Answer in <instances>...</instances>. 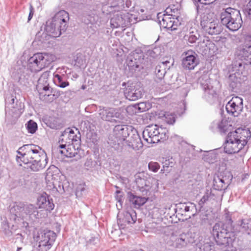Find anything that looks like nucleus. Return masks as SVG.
<instances>
[{"instance_id": "1", "label": "nucleus", "mask_w": 251, "mask_h": 251, "mask_svg": "<svg viewBox=\"0 0 251 251\" xmlns=\"http://www.w3.org/2000/svg\"><path fill=\"white\" fill-rule=\"evenodd\" d=\"M55 59L54 55L49 53H37L27 61V68L19 65L14 68L12 77L17 82L22 83L28 79L30 72H38L48 66Z\"/></svg>"}, {"instance_id": "2", "label": "nucleus", "mask_w": 251, "mask_h": 251, "mask_svg": "<svg viewBox=\"0 0 251 251\" xmlns=\"http://www.w3.org/2000/svg\"><path fill=\"white\" fill-rule=\"evenodd\" d=\"M17 152L19 156H16V161L19 165L21 166L23 163L33 172L43 169L48 163L47 154L37 145H24Z\"/></svg>"}, {"instance_id": "3", "label": "nucleus", "mask_w": 251, "mask_h": 251, "mask_svg": "<svg viewBox=\"0 0 251 251\" xmlns=\"http://www.w3.org/2000/svg\"><path fill=\"white\" fill-rule=\"evenodd\" d=\"M125 142V144L134 150L143 147V143L137 131L131 126L117 125L112 134L108 138V143L114 148Z\"/></svg>"}, {"instance_id": "4", "label": "nucleus", "mask_w": 251, "mask_h": 251, "mask_svg": "<svg viewBox=\"0 0 251 251\" xmlns=\"http://www.w3.org/2000/svg\"><path fill=\"white\" fill-rule=\"evenodd\" d=\"M109 0L110 7L115 8V13L110 20V25L112 28L125 27L135 23L137 21L135 15L130 13L129 8L132 7L131 0H121L112 2Z\"/></svg>"}, {"instance_id": "5", "label": "nucleus", "mask_w": 251, "mask_h": 251, "mask_svg": "<svg viewBox=\"0 0 251 251\" xmlns=\"http://www.w3.org/2000/svg\"><path fill=\"white\" fill-rule=\"evenodd\" d=\"M250 130L247 128H239L228 133L225 144L224 151L228 154L239 152L243 149L250 139Z\"/></svg>"}, {"instance_id": "6", "label": "nucleus", "mask_w": 251, "mask_h": 251, "mask_svg": "<svg viewBox=\"0 0 251 251\" xmlns=\"http://www.w3.org/2000/svg\"><path fill=\"white\" fill-rule=\"evenodd\" d=\"M10 219L16 222L21 220H28L39 218L37 207L32 204H25L21 202H15L9 206Z\"/></svg>"}, {"instance_id": "7", "label": "nucleus", "mask_w": 251, "mask_h": 251, "mask_svg": "<svg viewBox=\"0 0 251 251\" xmlns=\"http://www.w3.org/2000/svg\"><path fill=\"white\" fill-rule=\"evenodd\" d=\"M239 232L231 224L216 223L213 227L212 234L217 245L227 247L232 245Z\"/></svg>"}, {"instance_id": "8", "label": "nucleus", "mask_w": 251, "mask_h": 251, "mask_svg": "<svg viewBox=\"0 0 251 251\" xmlns=\"http://www.w3.org/2000/svg\"><path fill=\"white\" fill-rule=\"evenodd\" d=\"M220 18L221 23L232 31L238 30L243 23L240 11L231 7L227 8L223 11Z\"/></svg>"}, {"instance_id": "9", "label": "nucleus", "mask_w": 251, "mask_h": 251, "mask_svg": "<svg viewBox=\"0 0 251 251\" xmlns=\"http://www.w3.org/2000/svg\"><path fill=\"white\" fill-rule=\"evenodd\" d=\"M56 238V233L51 230L38 232L34 237L36 244L32 251H48L52 247Z\"/></svg>"}, {"instance_id": "10", "label": "nucleus", "mask_w": 251, "mask_h": 251, "mask_svg": "<svg viewBox=\"0 0 251 251\" xmlns=\"http://www.w3.org/2000/svg\"><path fill=\"white\" fill-rule=\"evenodd\" d=\"M166 128L160 127L156 125H150L143 130L142 135L144 140L148 143H157L161 140H166Z\"/></svg>"}, {"instance_id": "11", "label": "nucleus", "mask_w": 251, "mask_h": 251, "mask_svg": "<svg viewBox=\"0 0 251 251\" xmlns=\"http://www.w3.org/2000/svg\"><path fill=\"white\" fill-rule=\"evenodd\" d=\"M170 11L173 12L172 9L167 8L165 10L166 13H158L157 21L162 28L174 30L176 29L177 27V21H176L177 16L173 15V13L168 14Z\"/></svg>"}, {"instance_id": "12", "label": "nucleus", "mask_w": 251, "mask_h": 251, "mask_svg": "<svg viewBox=\"0 0 251 251\" xmlns=\"http://www.w3.org/2000/svg\"><path fill=\"white\" fill-rule=\"evenodd\" d=\"M199 81L203 91V99L209 103H213L216 99L217 94L213 86L212 80L207 75H203Z\"/></svg>"}, {"instance_id": "13", "label": "nucleus", "mask_w": 251, "mask_h": 251, "mask_svg": "<svg viewBox=\"0 0 251 251\" xmlns=\"http://www.w3.org/2000/svg\"><path fill=\"white\" fill-rule=\"evenodd\" d=\"M24 107V103L20 100L16 99L14 105H10L8 109H6L5 121L8 124L13 125L16 123L23 112Z\"/></svg>"}, {"instance_id": "14", "label": "nucleus", "mask_w": 251, "mask_h": 251, "mask_svg": "<svg viewBox=\"0 0 251 251\" xmlns=\"http://www.w3.org/2000/svg\"><path fill=\"white\" fill-rule=\"evenodd\" d=\"M100 115L103 120L111 122H120L125 118V111L120 108L100 109Z\"/></svg>"}, {"instance_id": "15", "label": "nucleus", "mask_w": 251, "mask_h": 251, "mask_svg": "<svg viewBox=\"0 0 251 251\" xmlns=\"http://www.w3.org/2000/svg\"><path fill=\"white\" fill-rule=\"evenodd\" d=\"M137 188L143 195H148V193L155 192L158 187V180L155 178L146 180L143 178L138 179L136 181Z\"/></svg>"}, {"instance_id": "16", "label": "nucleus", "mask_w": 251, "mask_h": 251, "mask_svg": "<svg viewBox=\"0 0 251 251\" xmlns=\"http://www.w3.org/2000/svg\"><path fill=\"white\" fill-rule=\"evenodd\" d=\"M59 142H61L59 148L64 149L60 151L61 154L67 157H75L76 160L81 158V156L79 154V149H77L75 145L71 143H68V141H65L64 138H59Z\"/></svg>"}, {"instance_id": "17", "label": "nucleus", "mask_w": 251, "mask_h": 251, "mask_svg": "<svg viewBox=\"0 0 251 251\" xmlns=\"http://www.w3.org/2000/svg\"><path fill=\"white\" fill-rule=\"evenodd\" d=\"M243 101L240 97H233L226 105L227 112L232 116L237 117L243 110Z\"/></svg>"}, {"instance_id": "18", "label": "nucleus", "mask_w": 251, "mask_h": 251, "mask_svg": "<svg viewBox=\"0 0 251 251\" xmlns=\"http://www.w3.org/2000/svg\"><path fill=\"white\" fill-rule=\"evenodd\" d=\"M183 57L182 59V66L186 70H192L199 64V60L197 54L192 50H188L183 53Z\"/></svg>"}, {"instance_id": "19", "label": "nucleus", "mask_w": 251, "mask_h": 251, "mask_svg": "<svg viewBox=\"0 0 251 251\" xmlns=\"http://www.w3.org/2000/svg\"><path fill=\"white\" fill-rule=\"evenodd\" d=\"M201 25L203 31L209 34H217L221 32L218 21L214 19L204 17L201 22Z\"/></svg>"}, {"instance_id": "20", "label": "nucleus", "mask_w": 251, "mask_h": 251, "mask_svg": "<svg viewBox=\"0 0 251 251\" xmlns=\"http://www.w3.org/2000/svg\"><path fill=\"white\" fill-rule=\"evenodd\" d=\"M243 65V63L240 61H236L233 65V71L235 72L229 76V79L231 81L230 85L233 88L236 87L237 85L240 83V75L242 74L244 67Z\"/></svg>"}, {"instance_id": "21", "label": "nucleus", "mask_w": 251, "mask_h": 251, "mask_svg": "<svg viewBox=\"0 0 251 251\" xmlns=\"http://www.w3.org/2000/svg\"><path fill=\"white\" fill-rule=\"evenodd\" d=\"M143 94V90L139 86L133 84L128 85L124 91L126 98L131 101H134L141 98Z\"/></svg>"}, {"instance_id": "22", "label": "nucleus", "mask_w": 251, "mask_h": 251, "mask_svg": "<svg viewBox=\"0 0 251 251\" xmlns=\"http://www.w3.org/2000/svg\"><path fill=\"white\" fill-rule=\"evenodd\" d=\"M143 60L141 53L132 52L127 56L126 64L130 70L136 71V69L139 68Z\"/></svg>"}, {"instance_id": "23", "label": "nucleus", "mask_w": 251, "mask_h": 251, "mask_svg": "<svg viewBox=\"0 0 251 251\" xmlns=\"http://www.w3.org/2000/svg\"><path fill=\"white\" fill-rule=\"evenodd\" d=\"M69 20V14L65 10H60L57 12L52 17L51 21L59 25L60 28L65 32L66 30L67 22Z\"/></svg>"}, {"instance_id": "24", "label": "nucleus", "mask_w": 251, "mask_h": 251, "mask_svg": "<svg viewBox=\"0 0 251 251\" xmlns=\"http://www.w3.org/2000/svg\"><path fill=\"white\" fill-rule=\"evenodd\" d=\"M37 204L39 208L49 211H51L54 207L52 199L46 193H43L38 198Z\"/></svg>"}, {"instance_id": "25", "label": "nucleus", "mask_w": 251, "mask_h": 251, "mask_svg": "<svg viewBox=\"0 0 251 251\" xmlns=\"http://www.w3.org/2000/svg\"><path fill=\"white\" fill-rule=\"evenodd\" d=\"M231 125L225 119L216 120L211 124L210 129L213 131H219L221 133H226L231 128Z\"/></svg>"}, {"instance_id": "26", "label": "nucleus", "mask_w": 251, "mask_h": 251, "mask_svg": "<svg viewBox=\"0 0 251 251\" xmlns=\"http://www.w3.org/2000/svg\"><path fill=\"white\" fill-rule=\"evenodd\" d=\"M236 54L239 59L247 61L246 64H251V43L238 47Z\"/></svg>"}, {"instance_id": "27", "label": "nucleus", "mask_w": 251, "mask_h": 251, "mask_svg": "<svg viewBox=\"0 0 251 251\" xmlns=\"http://www.w3.org/2000/svg\"><path fill=\"white\" fill-rule=\"evenodd\" d=\"M45 30L46 35L53 38L59 37L63 32V30L60 28V26L57 25L52 21L47 22Z\"/></svg>"}, {"instance_id": "28", "label": "nucleus", "mask_w": 251, "mask_h": 251, "mask_svg": "<svg viewBox=\"0 0 251 251\" xmlns=\"http://www.w3.org/2000/svg\"><path fill=\"white\" fill-rule=\"evenodd\" d=\"M85 125H86L87 132L86 134V144L88 147L94 149V125L90 123L89 121H85Z\"/></svg>"}, {"instance_id": "29", "label": "nucleus", "mask_w": 251, "mask_h": 251, "mask_svg": "<svg viewBox=\"0 0 251 251\" xmlns=\"http://www.w3.org/2000/svg\"><path fill=\"white\" fill-rule=\"evenodd\" d=\"M94 8L93 6L91 9L87 6L85 7L83 15L82 17L83 22L87 25L88 27L91 28L92 30H93L94 22Z\"/></svg>"}, {"instance_id": "30", "label": "nucleus", "mask_w": 251, "mask_h": 251, "mask_svg": "<svg viewBox=\"0 0 251 251\" xmlns=\"http://www.w3.org/2000/svg\"><path fill=\"white\" fill-rule=\"evenodd\" d=\"M230 180L226 176H215L213 179V187L215 190L221 191L226 188Z\"/></svg>"}, {"instance_id": "31", "label": "nucleus", "mask_w": 251, "mask_h": 251, "mask_svg": "<svg viewBox=\"0 0 251 251\" xmlns=\"http://www.w3.org/2000/svg\"><path fill=\"white\" fill-rule=\"evenodd\" d=\"M136 221V213L134 210H131L130 211L125 212L123 218L118 219V223L126 225V224H134Z\"/></svg>"}, {"instance_id": "32", "label": "nucleus", "mask_w": 251, "mask_h": 251, "mask_svg": "<svg viewBox=\"0 0 251 251\" xmlns=\"http://www.w3.org/2000/svg\"><path fill=\"white\" fill-rule=\"evenodd\" d=\"M200 37L198 30L194 28H191L184 36V39L188 44H190V46H193L192 44L196 43Z\"/></svg>"}, {"instance_id": "33", "label": "nucleus", "mask_w": 251, "mask_h": 251, "mask_svg": "<svg viewBox=\"0 0 251 251\" xmlns=\"http://www.w3.org/2000/svg\"><path fill=\"white\" fill-rule=\"evenodd\" d=\"M166 228V227L161 226L159 223L152 222L146 225L145 231L147 232H152L156 234H159L165 232Z\"/></svg>"}, {"instance_id": "34", "label": "nucleus", "mask_w": 251, "mask_h": 251, "mask_svg": "<svg viewBox=\"0 0 251 251\" xmlns=\"http://www.w3.org/2000/svg\"><path fill=\"white\" fill-rule=\"evenodd\" d=\"M44 123L49 127L52 129H59L61 124L58 122V119L53 117H47L43 119Z\"/></svg>"}, {"instance_id": "35", "label": "nucleus", "mask_w": 251, "mask_h": 251, "mask_svg": "<svg viewBox=\"0 0 251 251\" xmlns=\"http://www.w3.org/2000/svg\"><path fill=\"white\" fill-rule=\"evenodd\" d=\"M129 200L135 207L138 208L146 202L147 199L145 197L136 196L132 194H130L129 195Z\"/></svg>"}, {"instance_id": "36", "label": "nucleus", "mask_w": 251, "mask_h": 251, "mask_svg": "<svg viewBox=\"0 0 251 251\" xmlns=\"http://www.w3.org/2000/svg\"><path fill=\"white\" fill-rule=\"evenodd\" d=\"M213 46V44L210 40L207 39H204L202 42H199L197 46L198 51L205 53L208 50H210L211 47Z\"/></svg>"}, {"instance_id": "37", "label": "nucleus", "mask_w": 251, "mask_h": 251, "mask_svg": "<svg viewBox=\"0 0 251 251\" xmlns=\"http://www.w3.org/2000/svg\"><path fill=\"white\" fill-rule=\"evenodd\" d=\"M76 133L73 135L70 136V139H68V143H72L75 145L77 149L80 148L81 142V135L78 129L75 127Z\"/></svg>"}, {"instance_id": "38", "label": "nucleus", "mask_w": 251, "mask_h": 251, "mask_svg": "<svg viewBox=\"0 0 251 251\" xmlns=\"http://www.w3.org/2000/svg\"><path fill=\"white\" fill-rule=\"evenodd\" d=\"M173 141L176 144H179L181 150L186 152L190 150V148H192L190 145L184 141L181 137L178 135H175L173 137Z\"/></svg>"}, {"instance_id": "39", "label": "nucleus", "mask_w": 251, "mask_h": 251, "mask_svg": "<svg viewBox=\"0 0 251 251\" xmlns=\"http://www.w3.org/2000/svg\"><path fill=\"white\" fill-rule=\"evenodd\" d=\"M158 161L162 164L163 168L172 167L175 165V159L170 156L160 157Z\"/></svg>"}, {"instance_id": "40", "label": "nucleus", "mask_w": 251, "mask_h": 251, "mask_svg": "<svg viewBox=\"0 0 251 251\" xmlns=\"http://www.w3.org/2000/svg\"><path fill=\"white\" fill-rule=\"evenodd\" d=\"M86 59L82 53H77L74 57V65L77 67H83L85 65Z\"/></svg>"}, {"instance_id": "41", "label": "nucleus", "mask_w": 251, "mask_h": 251, "mask_svg": "<svg viewBox=\"0 0 251 251\" xmlns=\"http://www.w3.org/2000/svg\"><path fill=\"white\" fill-rule=\"evenodd\" d=\"M187 236L185 234L179 235L175 241L176 247L177 248H181L187 245Z\"/></svg>"}, {"instance_id": "42", "label": "nucleus", "mask_w": 251, "mask_h": 251, "mask_svg": "<svg viewBox=\"0 0 251 251\" xmlns=\"http://www.w3.org/2000/svg\"><path fill=\"white\" fill-rule=\"evenodd\" d=\"M213 196L214 195L212 193V190L211 189L206 190L203 196L202 197V198L200 200V201L199 202V204L200 206V207H202L204 203L206 202L208 200H209L210 199H211Z\"/></svg>"}, {"instance_id": "43", "label": "nucleus", "mask_w": 251, "mask_h": 251, "mask_svg": "<svg viewBox=\"0 0 251 251\" xmlns=\"http://www.w3.org/2000/svg\"><path fill=\"white\" fill-rule=\"evenodd\" d=\"M93 158L94 155H90L86 158L84 164V169L90 172H93V168L94 167Z\"/></svg>"}, {"instance_id": "44", "label": "nucleus", "mask_w": 251, "mask_h": 251, "mask_svg": "<svg viewBox=\"0 0 251 251\" xmlns=\"http://www.w3.org/2000/svg\"><path fill=\"white\" fill-rule=\"evenodd\" d=\"M240 227L244 231H247L251 230V219H244L241 221Z\"/></svg>"}, {"instance_id": "45", "label": "nucleus", "mask_w": 251, "mask_h": 251, "mask_svg": "<svg viewBox=\"0 0 251 251\" xmlns=\"http://www.w3.org/2000/svg\"><path fill=\"white\" fill-rule=\"evenodd\" d=\"M54 77L56 79L55 81L58 86L61 88H65L69 85V82L63 80L64 76L56 74L54 75Z\"/></svg>"}, {"instance_id": "46", "label": "nucleus", "mask_w": 251, "mask_h": 251, "mask_svg": "<svg viewBox=\"0 0 251 251\" xmlns=\"http://www.w3.org/2000/svg\"><path fill=\"white\" fill-rule=\"evenodd\" d=\"M37 124L33 120H29L26 124V128L28 132L31 134H34L37 130Z\"/></svg>"}, {"instance_id": "47", "label": "nucleus", "mask_w": 251, "mask_h": 251, "mask_svg": "<svg viewBox=\"0 0 251 251\" xmlns=\"http://www.w3.org/2000/svg\"><path fill=\"white\" fill-rule=\"evenodd\" d=\"M193 3L196 6L198 14L203 13L204 9H205V6L206 5L209 4L207 2H205V1H203L202 0H201L200 2H193Z\"/></svg>"}, {"instance_id": "48", "label": "nucleus", "mask_w": 251, "mask_h": 251, "mask_svg": "<svg viewBox=\"0 0 251 251\" xmlns=\"http://www.w3.org/2000/svg\"><path fill=\"white\" fill-rule=\"evenodd\" d=\"M16 98H14L13 96L12 95H8L7 96L5 99V110H6V109H8L10 107V105H14V103L16 101Z\"/></svg>"}, {"instance_id": "49", "label": "nucleus", "mask_w": 251, "mask_h": 251, "mask_svg": "<svg viewBox=\"0 0 251 251\" xmlns=\"http://www.w3.org/2000/svg\"><path fill=\"white\" fill-rule=\"evenodd\" d=\"M164 121L168 124H173L175 122V117L172 113L166 112L164 115Z\"/></svg>"}, {"instance_id": "50", "label": "nucleus", "mask_w": 251, "mask_h": 251, "mask_svg": "<svg viewBox=\"0 0 251 251\" xmlns=\"http://www.w3.org/2000/svg\"><path fill=\"white\" fill-rule=\"evenodd\" d=\"M50 72L46 71L39 78L38 83V87H41V86L42 84H44V83H47L48 78L49 76Z\"/></svg>"}, {"instance_id": "51", "label": "nucleus", "mask_w": 251, "mask_h": 251, "mask_svg": "<svg viewBox=\"0 0 251 251\" xmlns=\"http://www.w3.org/2000/svg\"><path fill=\"white\" fill-rule=\"evenodd\" d=\"M116 193V195L115 198L117 202H118V204H117L116 206L117 208L119 209L122 207V203L124 200L123 196L122 195V193L119 190H117Z\"/></svg>"}, {"instance_id": "52", "label": "nucleus", "mask_w": 251, "mask_h": 251, "mask_svg": "<svg viewBox=\"0 0 251 251\" xmlns=\"http://www.w3.org/2000/svg\"><path fill=\"white\" fill-rule=\"evenodd\" d=\"M75 134V131L73 129L68 128L62 133L60 138L65 139V141L70 139V136L73 135Z\"/></svg>"}, {"instance_id": "53", "label": "nucleus", "mask_w": 251, "mask_h": 251, "mask_svg": "<svg viewBox=\"0 0 251 251\" xmlns=\"http://www.w3.org/2000/svg\"><path fill=\"white\" fill-rule=\"evenodd\" d=\"M160 165L156 162L151 161L148 164V168L150 171L154 173L157 172L160 169Z\"/></svg>"}, {"instance_id": "54", "label": "nucleus", "mask_w": 251, "mask_h": 251, "mask_svg": "<svg viewBox=\"0 0 251 251\" xmlns=\"http://www.w3.org/2000/svg\"><path fill=\"white\" fill-rule=\"evenodd\" d=\"M207 154L204 156V159L209 162L213 163L216 159V154L213 152H207Z\"/></svg>"}, {"instance_id": "55", "label": "nucleus", "mask_w": 251, "mask_h": 251, "mask_svg": "<svg viewBox=\"0 0 251 251\" xmlns=\"http://www.w3.org/2000/svg\"><path fill=\"white\" fill-rule=\"evenodd\" d=\"M135 108L138 109L140 112H144L148 109L146 106V102H140L135 106Z\"/></svg>"}, {"instance_id": "56", "label": "nucleus", "mask_w": 251, "mask_h": 251, "mask_svg": "<svg viewBox=\"0 0 251 251\" xmlns=\"http://www.w3.org/2000/svg\"><path fill=\"white\" fill-rule=\"evenodd\" d=\"M94 80L93 79L90 80L89 79L88 80V82H87V85H89V86L87 88V91L93 93V89L94 88Z\"/></svg>"}, {"instance_id": "57", "label": "nucleus", "mask_w": 251, "mask_h": 251, "mask_svg": "<svg viewBox=\"0 0 251 251\" xmlns=\"http://www.w3.org/2000/svg\"><path fill=\"white\" fill-rule=\"evenodd\" d=\"M247 8L248 10L249 18L251 19V0H250L247 4Z\"/></svg>"}, {"instance_id": "58", "label": "nucleus", "mask_w": 251, "mask_h": 251, "mask_svg": "<svg viewBox=\"0 0 251 251\" xmlns=\"http://www.w3.org/2000/svg\"><path fill=\"white\" fill-rule=\"evenodd\" d=\"M34 13V8L31 4H29V13L33 16Z\"/></svg>"}, {"instance_id": "59", "label": "nucleus", "mask_w": 251, "mask_h": 251, "mask_svg": "<svg viewBox=\"0 0 251 251\" xmlns=\"http://www.w3.org/2000/svg\"><path fill=\"white\" fill-rule=\"evenodd\" d=\"M50 87L49 86V84L45 83L44 86L43 87V90L46 92L49 90Z\"/></svg>"}, {"instance_id": "60", "label": "nucleus", "mask_w": 251, "mask_h": 251, "mask_svg": "<svg viewBox=\"0 0 251 251\" xmlns=\"http://www.w3.org/2000/svg\"><path fill=\"white\" fill-rule=\"evenodd\" d=\"M89 85H87V83H86L84 85H83L82 86V89L84 90V89H86L87 91V88L88 87H89Z\"/></svg>"}, {"instance_id": "61", "label": "nucleus", "mask_w": 251, "mask_h": 251, "mask_svg": "<svg viewBox=\"0 0 251 251\" xmlns=\"http://www.w3.org/2000/svg\"><path fill=\"white\" fill-rule=\"evenodd\" d=\"M32 17H33V15H32L31 14H29V15H28V17L27 22H29L30 21V20L32 18Z\"/></svg>"}, {"instance_id": "62", "label": "nucleus", "mask_w": 251, "mask_h": 251, "mask_svg": "<svg viewBox=\"0 0 251 251\" xmlns=\"http://www.w3.org/2000/svg\"><path fill=\"white\" fill-rule=\"evenodd\" d=\"M165 168H163V167H162V169H161V170H160V173H161V174H164V173H165V172L166 171L165 170Z\"/></svg>"}, {"instance_id": "63", "label": "nucleus", "mask_w": 251, "mask_h": 251, "mask_svg": "<svg viewBox=\"0 0 251 251\" xmlns=\"http://www.w3.org/2000/svg\"><path fill=\"white\" fill-rule=\"evenodd\" d=\"M190 207L188 206H186L184 208V210L185 211H189Z\"/></svg>"}, {"instance_id": "64", "label": "nucleus", "mask_w": 251, "mask_h": 251, "mask_svg": "<svg viewBox=\"0 0 251 251\" xmlns=\"http://www.w3.org/2000/svg\"><path fill=\"white\" fill-rule=\"evenodd\" d=\"M169 62L168 61H166L165 62H163L162 63L163 65H166L167 63H169Z\"/></svg>"}]
</instances>
